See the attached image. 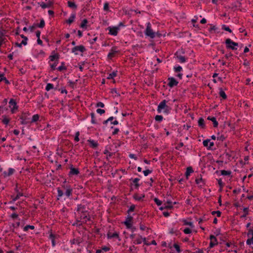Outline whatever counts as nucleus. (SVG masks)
Instances as JSON below:
<instances>
[{"instance_id":"1","label":"nucleus","mask_w":253,"mask_h":253,"mask_svg":"<svg viewBox=\"0 0 253 253\" xmlns=\"http://www.w3.org/2000/svg\"><path fill=\"white\" fill-rule=\"evenodd\" d=\"M75 214L76 222L73 225H80L82 223L86 222L90 219L88 212L84 205H78Z\"/></svg>"},{"instance_id":"2","label":"nucleus","mask_w":253,"mask_h":253,"mask_svg":"<svg viewBox=\"0 0 253 253\" xmlns=\"http://www.w3.org/2000/svg\"><path fill=\"white\" fill-rule=\"evenodd\" d=\"M167 101L163 100L161 101L157 108V111L159 113H164L168 114L170 112V108L167 105Z\"/></svg>"},{"instance_id":"3","label":"nucleus","mask_w":253,"mask_h":253,"mask_svg":"<svg viewBox=\"0 0 253 253\" xmlns=\"http://www.w3.org/2000/svg\"><path fill=\"white\" fill-rule=\"evenodd\" d=\"M225 42L227 48L233 50L237 49V47L238 46V43L232 41L230 39H227Z\"/></svg>"},{"instance_id":"4","label":"nucleus","mask_w":253,"mask_h":253,"mask_svg":"<svg viewBox=\"0 0 253 253\" xmlns=\"http://www.w3.org/2000/svg\"><path fill=\"white\" fill-rule=\"evenodd\" d=\"M145 34L151 38H154L155 37V34L151 29V24L150 22H148L146 24V29L145 31Z\"/></svg>"},{"instance_id":"5","label":"nucleus","mask_w":253,"mask_h":253,"mask_svg":"<svg viewBox=\"0 0 253 253\" xmlns=\"http://www.w3.org/2000/svg\"><path fill=\"white\" fill-rule=\"evenodd\" d=\"M107 30L109 31V34L116 36L117 35L120 28H119V26L109 27L107 28Z\"/></svg>"},{"instance_id":"6","label":"nucleus","mask_w":253,"mask_h":253,"mask_svg":"<svg viewBox=\"0 0 253 253\" xmlns=\"http://www.w3.org/2000/svg\"><path fill=\"white\" fill-rule=\"evenodd\" d=\"M9 104V107L11 109V113L13 114L18 109V106L17 105L16 101L14 99H10Z\"/></svg>"},{"instance_id":"7","label":"nucleus","mask_w":253,"mask_h":253,"mask_svg":"<svg viewBox=\"0 0 253 253\" xmlns=\"http://www.w3.org/2000/svg\"><path fill=\"white\" fill-rule=\"evenodd\" d=\"M85 47L83 45L76 46L72 49V52L76 55L78 54V51L84 52L85 51Z\"/></svg>"},{"instance_id":"8","label":"nucleus","mask_w":253,"mask_h":253,"mask_svg":"<svg viewBox=\"0 0 253 253\" xmlns=\"http://www.w3.org/2000/svg\"><path fill=\"white\" fill-rule=\"evenodd\" d=\"M175 204L176 202L172 203L170 200H167V202L164 204L163 207L160 208V210H162L164 209H171L173 207V205Z\"/></svg>"},{"instance_id":"9","label":"nucleus","mask_w":253,"mask_h":253,"mask_svg":"<svg viewBox=\"0 0 253 253\" xmlns=\"http://www.w3.org/2000/svg\"><path fill=\"white\" fill-rule=\"evenodd\" d=\"M210 248H213L214 246L217 245L218 244V242L217 241V239L216 238H215V237L213 235H211L210 236Z\"/></svg>"},{"instance_id":"10","label":"nucleus","mask_w":253,"mask_h":253,"mask_svg":"<svg viewBox=\"0 0 253 253\" xmlns=\"http://www.w3.org/2000/svg\"><path fill=\"white\" fill-rule=\"evenodd\" d=\"M70 170L69 173V175L72 176L73 175H77L79 173V170L78 169L75 168L72 165L70 168Z\"/></svg>"},{"instance_id":"11","label":"nucleus","mask_w":253,"mask_h":253,"mask_svg":"<svg viewBox=\"0 0 253 253\" xmlns=\"http://www.w3.org/2000/svg\"><path fill=\"white\" fill-rule=\"evenodd\" d=\"M203 143L205 147H208L209 149H211L214 145L213 142H211V140L209 139L204 140Z\"/></svg>"},{"instance_id":"12","label":"nucleus","mask_w":253,"mask_h":253,"mask_svg":"<svg viewBox=\"0 0 253 253\" xmlns=\"http://www.w3.org/2000/svg\"><path fill=\"white\" fill-rule=\"evenodd\" d=\"M169 83L168 85L170 87H173L174 86H176L178 84V82L176 81V80L172 77L169 78L168 79Z\"/></svg>"},{"instance_id":"13","label":"nucleus","mask_w":253,"mask_h":253,"mask_svg":"<svg viewBox=\"0 0 253 253\" xmlns=\"http://www.w3.org/2000/svg\"><path fill=\"white\" fill-rule=\"evenodd\" d=\"M66 188V191L65 192V195L67 197H69L71 196L72 194L73 189L71 188L70 186L67 185L65 187Z\"/></svg>"},{"instance_id":"14","label":"nucleus","mask_w":253,"mask_h":253,"mask_svg":"<svg viewBox=\"0 0 253 253\" xmlns=\"http://www.w3.org/2000/svg\"><path fill=\"white\" fill-rule=\"evenodd\" d=\"M117 52L118 50H117L116 47L112 48L108 54V57L110 59L112 58L115 56V54Z\"/></svg>"},{"instance_id":"15","label":"nucleus","mask_w":253,"mask_h":253,"mask_svg":"<svg viewBox=\"0 0 253 253\" xmlns=\"http://www.w3.org/2000/svg\"><path fill=\"white\" fill-rule=\"evenodd\" d=\"M17 192H18L17 189H16ZM23 194L20 192H17V194L15 197L11 196L12 201L10 202V203H13L15 201L20 198V197L23 196Z\"/></svg>"},{"instance_id":"16","label":"nucleus","mask_w":253,"mask_h":253,"mask_svg":"<svg viewBox=\"0 0 253 253\" xmlns=\"http://www.w3.org/2000/svg\"><path fill=\"white\" fill-rule=\"evenodd\" d=\"M52 3L48 2L47 3H44V2H41L39 3V4L42 8H49L51 6Z\"/></svg>"},{"instance_id":"17","label":"nucleus","mask_w":253,"mask_h":253,"mask_svg":"<svg viewBox=\"0 0 253 253\" xmlns=\"http://www.w3.org/2000/svg\"><path fill=\"white\" fill-rule=\"evenodd\" d=\"M131 220H132V217L128 216L126 218V221L124 222L125 224L126 225V226L129 228L131 226Z\"/></svg>"},{"instance_id":"18","label":"nucleus","mask_w":253,"mask_h":253,"mask_svg":"<svg viewBox=\"0 0 253 253\" xmlns=\"http://www.w3.org/2000/svg\"><path fill=\"white\" fill-rule=\"evenodd\" d=\"M142 242V237L141 235H138V237L133 241V244L135 245H139Z\"/></svg>"},{"instance_id":"19","label":"nucleus","mask_w":253,"mask_h":253,"mask_svg":"<svg viewBox=\"0 0 253 253\" xmlns=\"http://www.w3.org/2000/svg\"><path fill=\"white\" fill-rule=\"evenodd\" d=\"M208 120L211 121L213 123L214 127H217L218 126V123L215 117L209 116L208 117Z\"/></svg>"},{"instance_id":"20","label":"nucleus","mask_w":253,"mask_h":253,"mask_svg":"<svg viewBox=\"0 0 253 253\" xmlns=\"http://www.w3.org/2000/svg\"><path fill=\"white\" fill-rule=\"evenodd\" d=\"M76 17V14L75 13H72L70 15L69 19L67 20V23L69 24H71L73 22Z\"/></svg>"},{"instance_id":"21","label":"nucleus","mask_w":253,"mask_h":253,"mask_svg":"<svg viewBox=\"0 0 253 253\" xmlns=\"http://www.w3.org/2000/svg\"><path fill=\"white\" fill-rule=\"evenodd\" d=\"M198 126L202 128H204L205 127V121L202 118H199L198 122Z\"/></svg>"},{"instance_id":"22","label":"nucleus","mask_w":253,"mask_h":253,"mask_svg":"<svg viewBox=\"0 0 253 253\" xmlns=\"http://www.w3.org/2000/svg\"><path fill=\"white\" fill-rule=\"evenodd\" d=\"M176 58L178 60L179 62L180 63H184L186 62V60L184 56H183L180 55H178L177 52H176Z\"/></svg>"},{"instance_id":"23","label":"nucleus","mask_w":253,"mask_h":253,"mask_svg":"<svg viewBox=\"0 0 253 253\" xmlns=\"http://www.w3.org/2000/svg\"><path fill=\"white\" fill-rule=\"evenodd\" d=\"M4 81L6 84H9V82L4 77L3 74H0V82Z\"/></svg>"},{"instance_id":"24","label":"nucleus","mask_w":253,"mask_h":253,"mask_svg":"<svg viewBox=\"0 0 253 253\" xmlns=\"http://www.w3.org/2000/svg\"><path fill=\"white\" fill-rule=\"evenodd\" d=\"M68 5L70 8L74 9H76L77 8V6L75 4V3L74 2H73V1H68Z\"/></svg>"},{"instance_id":"25","label":"nucleus","mask_w":253,"mask_h":253,"mask_svg":"<svg viewBox=\"0 0 253 253\" xmlns=\"http://www.w3.org/2000/svg\"><path fill=\"white\" fill-rule=\"evenodd\" d=\"M193 172V169L191 167H188L187 168L186 172H185V175L186 176V178H188V176L190 175L191 173H192Z\"/></svg>"},{"instance_id":"26","label":"nucleus","mask_w":253,"mask_h":253,"mask_svg":"<svg viewBox=\"0 0 253 253\" xmlns=\"http://www.w3.org/2000/svg\"><path fill=\"white\" fill-rule=\"evenodd\" d=\"M111 93L113 95L114 97H119L120 96V93L117 91L116 88H113L111 89Z\"/></svg>"},{"instance_id":"27","label":"nucleus","mask_w":253,"mask_h":253,"mask_svg":"<svg viewBox=\"0 0 253 253\" xmlns=\"http://www.w3.org/2000/svg\"><path fill=\"white\" fill-rule=\"evenodd\" d=\"M117 71H114L108 75L107 79L109 80L113 79L114 77H115L117 76Z\"/></svg>"},{"instance_id":"28","label":"nucleus","mask_w":253,"mask_h":253,"mask_svg":"<svg viewBox=\"0 0 253 253\" xmlns=\"http://www.w3.org/2000/svg\"><path fill=\"white\" fill-rule=\"evenodd\" d=\"M87 22H87V19H84L82 21V22L80 25L81 28H82L83 29H86V24H87Z\"/></svg>"},{"instance_id":"29","label":"nucleus","mask_w":253,"mask_h":253,"mask_svg":"<svg viewBox=\"0 0 253 253\" xmlns=\"http://www.w3.org/2000/svg\"><path fill=\"white\" fill-rule=\"evenodd\" d=\"M88 142H89L91 147L93 148L96 147L98 145V143L93 140H89Z\"/></svg>"},{"instance_id":"30","label":"nucleus","mask_w":253,"mask_h":253,"mask_svg":"<svg viewBox=\"0 0 253 253\" xmlns=\"http://www.w3.org/2000/svg\"><path fill=\"white\" fill-rule=\"evenodd\" d=\"M243 211L244 213L241 216V218H245L247 215L249 214V208H244L243 209Z\"/></svg>"},{"instance_id":"31","label":"nucleus","mask_w":253,"mask_h":253,"mask_svg":"<svg viewBox=\"0 0 253 253\" xmlns=\"http://www.w3.org/2000/svg\"><path fill=\"white\" fill-rule=\"evenodd\" d=\"M219 93L220 96L223 99H226L227 96H226L225 92L222 89H220Z\"/></svg>"},{"instance_id":"32","label":"nucleus","mask_w":253,"mask_h":253,"mask_svg":"<svg viewBox=\"0 0 253 253\" xmlns=\"http://www.w3.org/2000/svg\"><path fill=\"white\" fill-rule=\"evenodd\" d=\"M144 197V195H139L138 194H135L133 196L134 199L137 201H141Z\"/></svg>"},{"instance_id":"33","label":"nucleus","mask_w":253,"mask_h":253,"mask_svg":"<svg viewBox=\"0 0 253 253\" xmlns=\"http://www.w3.org/2000/svg\"><path fill=\"white\" fill-rule=\"evenodd\" d=\"M39 119V115L38 114H35L32 117L31 122L32 123L38 121Z\"/></svg>"},{"instance_id":"34","label":"nucleus","mask_w":253,"mask_h":253,"mask_svg":"<svg viewBox=\"0 0 253 253\" xmlns=\"http://www.w3.org/2000/svg\"><path fill=\"white\" fill-rule=\"evenodd\" d=\"M231 173L230 170H221V174L222 175H229Z\"/></svg>"},{"instance_id":"35","label":"nucleus","mask_w":253,"mask_h":253,"mask_svg":"<svg viewBox=\"0 0 253 253\" xmlns=\"http://www.w3.org/2000/svg\"><path fill=\"white\" fill-rule=\"evenodd\" d=\"M155 120L157 122H161L163 120V117L162 115H156L155 117Z\"/></svg>"},{"instance_id":"36","label":"nucleus","mask_w":253,"mask_h":253,"mask_svg":"<svg viewBox=\"0 0 253 253\" xmlns=\"http://www.w3.org/2000/svg\"><path fill=\"white\" fill-rule=\"evenodd\" d=\"M53 88V85L51 84L48 83L45 87V90L46 91H49L50 89H52Z\"/></svg>"},{"instance_id":"37","label":"nucleus","mask_w":253,"mask_h":253,"mask_svg":"<svg viewBox=\"0 0 253 253\" xmlns=\"http://www.w3.org/2000/svg\"><path fill=\"white\" fill-rule=\"evenodd\" d=\"M35 226L33 225H26L24 227V231H27L29 229H34Z\"/></svg>"},{"instance_id":"38","label":"nucleus","mask_w":253,"mask_h":253,"mask_svg":"<svg viewBox=\"0 0 253 253\" xmlns=\"http://www.w3.org/2000/svg\"><path fill=\"white\" fill-rule=\"evenodd\" d=\"M217 140H218L219 141H223L225 140V137L222 134H218L217 136Z\"/></svg>"},{"instance_id":"39","label":"nucleus","mask_w":253,"mask_h":253,"mask_svg":"<svg viewBox=\"0 0 253 253\" xmlns=\"http://www.w3.org/2000/svg\"><path fill=\"white\" fill-rule=\"evenodd\" d=\"M45 25V22L43 19H41L40 21V23L39 24L37 25L38 27H39L40 28H42L44 27Z\"/></svg>"},{"instance_id":"40","label":"nucleus","mask_w":253,"mask_h":253,"mask_svg":"<svg viewBox=\"0 0 253 253\" xmlns=\"http://www.w3.org/2000/svg\"><path fill=\"white\" fill-rule=\"evenodd\" d=\"M222 29L226 31H228L230 33L232 32V30L229 28V27L226 26L225 25H223L222 26Z\"/></svg>"},{"instance_id":"41","label":"nucleus","mask_w":253,"mask_h":253,"mask_svg":"<svg viewBox=\"0 0 253 253\" xmlns=\"http://www.w3.org/2000/svg\"><path fill=\"white\" fill-rule=\"evenodd\" d=\"M108 237L110 238H119V235L117 233H114L112 234H109Z\"/></svg>"},{"instance_id":"42","label":"nucleus","mask_w":253,"mask_h":253,"mask_svg":"<svg viewBox=\"0 0 253 253\" xmlns=\"http://www.w3.org/2000/svg\"><path fill=\"white\" fill-rule=\"evenodd\" d=\"M44 55V52L43 50H40V51L37 54V56L38 57H43Z\"/></svg>"},{"instance_id":"43","label":"nucleus","mask_w":253,"mask_h":253,"mask_svg":"<svg viewBox=\"0 0 253 253\" xmlns=\"http://www.w3.org/2000/svg\"><path fill=\"white\" fill-rule=\"evenodd\" d=\"M211 213L212 215H216L217 217H220L221 214V212L219 211H213Z\"/></svg>"},{"instance_id":"44","label":"nucleus","mask_w":253,"mask_h":253,"mask_svg":"<svg viewBox=\"0 0 253 253\" xmlns=\"http://www.w3.org/2000/svg\"><path fill=\"white\" fill-rule=\"evenodd\" d=\"M248 236L253 239V230L250 229L248 233Z\"/></svg>"},{"instance_id":"45","label":"nucleus","mask_w":253,"mask_h":253,"mask_svg":"<svg viewBox=\"0 0 253 253\" xmlns=\"http://www.w3.org/2000/svg\"><path fill=\"white\" fill-rule=\"evenodd\" d=\"M57 194L58 197H61L63 195V192L60 188H57Z\"/></svg>"},{"instance_id":"46","label":"nucleus","mask_w":253,"mask_h":253,"mask_svg":"<svg viewBox=\"0 0 253 253\" xmlns=\"http://www.w3.org/2000/svg\"><path fill=\"white\" fill-rule=\"evenodd\" d=\"M174 70L175 72H178L182 71V68L180 66H178L174 67Z\"/></svg>"},{"instance_id":"47","label":"nucleus","mask_w":253,"mask_h":253,"mask_svg":"<svg viewBox=\"0 0 253 253\" xmlns=\"http://www.w3.org/2000/svg\"><path fill=\"white\" fill-rule=\"evenodd\" d=\"M2 122L5 125H7L9 122V119L6 117H4L3 119Z\"/></svg>"},{"instance_id":"48","label":"nucleus","mask_w":253,"mask_h":253,"mask_svg":"<svg viewBox=\"0 0 253 253\" xmlns=\"http://www.w3.org/2000/svg\"><path fill=\"white\" fill-rule=\"evenodd\" d=\"M103 9L104 11L109 10V3L108 2H106L104 4Z\"/></svg>"},{"instance_id":"49","label":"nucleus","mask_w":253,"mask_h":253,"mask_svg":"<svg viewBox=\"0 0 253 253\" xmlns=\"http://www.w3.org/2000/svg\"><path fill=\"white\" fill-rule=\"evenodd\" d=\"M139 179L138 178H135L133 180V183L135 184V185L138 187L139 186V184H138V182L139 181Z\"/></svg>"},{"instance_id":"50","label":"nucleus","mask_w":253,"mask_h":253,"mask_svg":"<svg viewBox=\"0 0 253 253\" xmlns=\"http://www.w3.org/2000/svg\"><path fill=\"white\" fill-rule=\"evenodd\" d=\"M152 170H150L149 169H146L143 171L144 175L145 176H147L149 174L151 173L152 172Z\"/></svg>"},{"instance_id":"51","label":"nucleus","mask_w":253,"mask_h":253,"mask_svg":"<svg viewBox=\"0 0 253 253\" xmlns=\"http://www.w3.org/2000/svg\"><path fill=\"white\" fill-rule=\"evenodd\" d=\"M104 153L105 154H106V155H107V158H108V157H111V156H112V153H111L109 152L108 151V150H107V149H105V150H104Z\"/></svg>"},{"instance_id":"52","label":"nucleus","mask_w":253,"mask_h":253,"mask_svg":"<svg viewBox=\"0 0 253 253\" xmlns=\"http://www.w3.org/2000/svg\"><path fill=\"white\" fill-rule=\"evenodd\" d=\"M183 232L185 234H188L191 233V230L189 228H186L184 229Z\"/></svg>"},{"instance_id":"53","label":"nucleus","mask_w":253,"mask_h":253,"mask_svg":"<svg viewBox=\"0 0 253 253\" xmlns=\"http://www.w3.org/2000/svg\"><path fill=\"white\" fill-rule=\"evenodd\" d=\"M79 135H80V133H79V131H77L76 133V135H75V140L76 141V142H78L79 141Z\"/></svg>"},{"instance_id":"54","label":"nucleus","mask_w":253,"mask_h":253,"mask_svg":"<svg viewBox=\"0 0 253 253\" xmlns=\"http://www.w3.org/2000/svg\"><path fill=\"white\" fill-rule=\"evenodd\" d=\"M113 119H114V117H110L107 120L104 121V122H103V124H107V123L108 122H112L113 120Z\"/></svg>"},{"instance_id":"55","label":"nucleus","mask_w":253,"mask_h":253,"mask_svg":"<svg viewBox=\"0 0 253 253\" xmlns=\"http://www.w3.org/2000/svg\"><path fill=\"white\" fill-rule=\"evenodd\" d=\"M96 112L100 115H102L105 113V110L101 109H97L96 110Z\"/></svg>"},{"instance_id":"56","label":"nucleus","mask_w":253,"mask_h":253,"mask_svg":"<svg viewBox=\"0 0 253 253\" xmlns=\"http://www.w3.org/2000/svg\"><path fill=\"white\" fill-rule=\"evenodd\" d=\"M135 206L134 205H131L129 207V209L128 210V212H130L133 211L134 209H135Z\"/></svg>"},{"instance_id":"57","label":"nucleus","mask_w":253,"mask_h":253,"mask_svg":"<svg viewBox=\"0 0 253 253\" xmlns=\"http://www.w3.org/2000/svg\"><path fill=\"white\" fill-rule=\"evenodd\" d=\"M173 247L176 250L177 252H180V247L178 245H177L176 244H174L173 245Z\"/></svg>"},{"instance_id":"58","label":"nucleus","mask_w":253,"mask_h":253,"mask_svg":"<svg viewBox=\"0 0 253 253\" xmlns=\"http://www.w3.org/2000/svg\"><path fill=\"white\" fill-rule=\"evenodd\" d=\"M50 61H54L56 58H58V56L57 55H52L50 56L49 57Z\"/></svg>"},{"instance_id":"59","label":"nucleus","mask_w":253,"mask_h":253,"mask_svg":"<svg viewBox=\"0 0 253 253\" xmlns=\"http://www.w3.org/2000/svg\"><path fill=\"white\" fill-rule=\"evenodd\" d=\"M129 251L131 253H134V252L135 251V246L134 245L130 246L129 248Z\"/></svg>"},{"instance_id":"60","label":"nucleus","mask_w":253,"mask_h":253,"mask_svg":"<svg viewBox=\"0 0 253 253\" xmlns=\"http://www.w3.org/2000/svg\"><path fill=\"white\" fill-rule=\"evenodd\" d=\"M96 107L103 108L104 107V104L101 102H99L96 104Z\"/></svg>"},{"instance_id":"61","label":"nucleus","mask_w":253,"mask_h":253,"mask_svg":"<svg viewBox=\"0 0 253 253\" xmlns=\"http://www.w3.org/2000/svg\"><path fill=\"white\" fill-rule=\"evenodd\" d=\"M27 41H28V38L27 37H24V39H23L22 42H21V43H22L23 45H27Z\"/></svg>"},{"instance_id":"62","label":"nucleus","mask_w":253,"mask_h":253,"mask_svg":"<svg viewBox=\"0 0 253 253\" xmlns=\"http://www.w3.org/2000/svg\"><path fill=\"white\" fill-rule=\"evenodd\" d=\"M154 201L158 206H160L162 204V202L157 198H155Z\"/></svg>"},{"instance_id":"63","label":"nucleus","mask_w":253,"mask_h":253,"mask_svg":"<svg viewBox=\"0 0 253 253\" xmlns=\"http://www.w3.org/2000/svg\"><path fill=\"white\" fill-rule=\"evenodd\" d=\"M97 37H96L89 40L90 43L91 44H93L95 42L97 41Z\"/></svg>"},{"instance_id":"64","label":"nucleus","mask_w":253,"mask_h":253,"mask_svg":"<svg viewBox=\"0 0 253 253\" xmlns=\"http://www.w3.org/2000/svg\"><path fill=\"white\" fill-rule=\"evenodd\" d=\"M202 178L201 177L199 178H197L196 179V182L197 184L200 185L201 183H202Z\"/></svg>"}]
</instances>
